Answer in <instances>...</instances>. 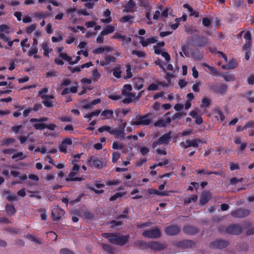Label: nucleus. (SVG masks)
I'll list each match as a JSON object with an SVG mask.
<instances>
[{"label":"nucleus","mask_w":254,"mask_h":254,"mask_svg":"<svg viewBox=\"0 0 254 254\" xmlns=\"http://www.w3.org/2000/svg\"><path fill=\"white\" fill-rule=\"evenodd\" d=\"M228 245V242L225 240H219L212 242L210 246L212 248L222 249Z\"/></svg>","instance_id":"obj_9"},{"label":"nucleus","mask_w":254,"mask_h":254,"mask_svg":"<svg viewBox=\"0 0 254 254\" xmlns=\"http://www.w3.org/2000/svg\"><path fill=\"white\" fill-rule=\"evenodd\" d=\"M180 231V228L176 225L170 226L166 228L165 230L166 233L170 236L176 235L179 234Z\"/></svg>","instance_id":"obj_13"},{"label":"nucleus","mask_w":254,"mask_h":254,"mask_svg":"<svg viewBox=\"0 0 254 254\" xmlns=\"http://www.w3.org/2000/svg\"><path fill=\"white\" fill-rule=\"evenodd\" d=\"M195 246V243L190 240H184L178 243V246L183 249L193 248Z\"/></svg>","instance_id":"obj_12"},{"label":"nucleus","mask_w":254,"mask_h":254,"mask_svg":"<svg viewBox=\"0 0 254 254\" xmlns=\"http://www.w3.org/2000/svg\"><path fill=\"white\" fill-rule=\"evenodd\" d=\"M201 83L200 82L196 83V84H194L192 86V90L194 91V92H199V86L200 85Z\"/></svg>","instance_id":"obj_63"},{"label":"nucleus","mask_w":254,"mask_h":254,"mask_svg":"<svg viewBox=\"0 0 254 254\" xmlns=\"http://www.w3.org/2000/svg\"><path fill=\"white\" fill-rule=\"evenodd\" d=\"M133 18V16L131 15H127L123 16L121 18L120 21L122 22H127L130 19H132Z\"/></svg>","instance_id":"obj_51"},{"label":"nucleus","mask_w":254,"mask_h":254,"mask_svg":"<svg viewBox=\"0 0 254 254\" xmlns=\"http://www.w3.org/2000/svg\"><path fill=\"white\" fill-rule=\"evenodd\" d=\"M113 115V111L112 110H104L101 113V115L106 117L107 118H110Z\"/></svg>","instance_id":"obj_39"},{"label":"nucleus","mask_w":254,"mask_h":254,"mask_svg":"<svg viewBox=\"0 0 254 254\" xmlns=\"http://www.w3.org/2000/svg\"><path fill=\"white\" fill-rule=\"evenodd\" d=\"M60 57L64 59V60L67 61L70 64V63H71L72 59L71 57L68 56L65 53H61L60 54Z\"/></svg>","instance_id":"obj_43"},{"label":"nucleus","mask_w":254,"mask_h":254,"mask_svg":"<svg viewBox=\"0 0 254 254\" xmlns=\"http://www.w3.org/2000/svg\"><path fill=\"white\" fill-rule=\"evenodd\" d=\"M87 164L91 167H94L98 169L102 168L103 166V163L100 160L93 156L90 157V158L87 161Z\"/></svg>","instance_id":"obj_7"},{"label":"nucleus","mask_w":254,"mask_h":254,"mask_svg":"<svg viewBox=\"0 0 254 254\" xmlns=\"http://www.w3.org/2000/svg\"><path fill=\"white\" fill-rule=\"evenodd\" d=\"M158 86L157 85L154 83H152L148 86L147 90L149 91L157 90H158Z\"/></svg>","instance_id":"obj_61"},{"label":"nucleus","mask_w":254,"mask_h":254,"mask_svg":"<svg viewBox=\"0 0 254 254\" xmlns=\"http://www.w3.org/2000/svg\"><path fill=\"white\" fill-rule=\"evenodd\" d=\"M7 198L9 201H13L17 200V196L15 194H9L7 196Z\"/></svg>","instance_id":"obj_62"},{"label":"nucleus","mask_w":254,"mask_h":254,"mask_svg":"<svg viewBox=\"0 0 254 254\" xmlns=\"http://www.w3.org/2000/svg\"><path fill=\"white\" fill-rule=\"evenodd\" d=\"M242 227L236 224H233L227 227L226 231L228 233L238 235L242 232Z\"/></svg>","instance_id":"obj_10"},{"label":"nucleus","mask_w":254,"mask_h":254,"mask_svg":"<svg viewBox=\"0 0 254 254\" xmlns=\"http://www.w3.org/2000/svg\"><path fill=\"white\" fill-rule=\"evenodd\" d=\"M113 38L118 39L124 42V43L127 44L131 40L130 37H127L125 36H122L118 33H116L113 36Z\"/></svg>","instance_id":"obj_22"},{"label":"nucleus","mask_w":254,"mask_h":254,"mask_svg":"<svg viewBox=\"0 0 254 254\" xmlns=\"http://www.w3.org/2000/svg\"><path fill=\"white\" fill-rule=\"evenodd\" d=\"M127 70H126V73H127V76L125 77V78H128L132 76L131 72V67L129 65H126Z\"/></svg>","instance_id":"obj_49"},{"label":"nucleus","mask_w":254,"mask_h":254,"mask_svg":"<svg viewBox=\"0 0 254 254\" xmlns=\"http://www.w3.org/2000/svg\"><path fill=\"white\" fill-rule=\"evenodd\" d=\"M192 57L197 61H200L202 59V56L197 51L192 52Z\"/></svg>","instance_id":"obj_37"},{"label":"nucleus","mask_w":254,"mask_h":254,"mask_svg":"<svg viewBox=\"0 0 254 254\" xmlns=\"http://www.w3.org/2000/svg\"><path fill=\"white\" fill-rule=\"evenodd\" d=\"M120 156H121V155L119 153L114 152L113 154V155H112V161L114 163L117 162L118 160L120 158Z\"/></svg>","instance_id":"obj_50"},{"label":"nucleus","mask_w":254,"mask_h":254,"mask_svg":"<svg viewBox=\"0 0 254 254\" xmlns=\"http://www.w3.org/2000/svg\"><path fill=\"white\" fill-rule=\"evenodd\" d=\"M60 254H74L73 252L67 248H63L60 251Z\"/></svg>","instance_id":"obj_46"},{"label":"nucleus","mask_w":254,"mask_h":254,"mask_svg":"<svg viewBox=\"0 0 254 254\" xmlns=\"http://www.w3.org/2000/svg\"><path fill=\"white\" fill-rule=\"evenodd\" d=\"M215 112L217 115V117H219L221 121H223L225 119V116L220 110L219 109H216L215 110Z\"/></svg>","instance_id":"obj_41"},{"label":"nucleus","mask_w":254,"mask_h":254,"mask_svg":"<svg viewBox=\"0 0 254 254\" xmlns=\"http://www.w3.org/2000/svg\"><path fill=\"white\" fill-rule=\"evenodd\" d=\"M243 181L242 178L237 179V178H233L230 180V184L235 185L238 182H241Z\"/></svg>","instance_id":"obj_59"},{"label":"nucleus","mask_w":254,"mask_h":254,"mask_svg":"<svg viewBox=\"0 0 254 254\" xmlns=\"http://www.w3.org/2000/svg\"><path fill=\"white\" fill-rule=\"evenodd\" d=\"M199 143H202L200 139L195 138L193 140H186L185 142L180 143V146L186 149L190 147H197Z\"/></svg>","instance_id":"obj_5"},{"label":"nucleus","mask_w":254,"mask_h":254,"mask_svg":"<svg viewBox=\"0 0 254 254\" xmlns=\"http://www.w3.org/2000/svg\"><path fill=\"white\" fill-rule=\"evenodd\" d=\"M182 50L184 54V55L187 57H189L190 56V52H189V45L188 44H186L183 45L182 47Z\"/></svg>","instance_id":"obj_34"},{"label":"nucleus","mask_w":254,"mask_h":254,"mask_svg":"<svg viewBox=\"0 0 254 254\" xmlns=\"http://www.w3.org/2000/svg\"><path fill=\"white\" fill-rule=\"evenodd\" d=\"M150 114H147L144 116L137 117L135 121L133 123V125L137 126L149 125L151 122V120L148 118Z\"/></svg>","instance_id":"obj_3"},{"label":"nucleus","mask_w":254,"mask_h":254,"mask_svg":"<svg viewBox=\"0 0 254 254\" xmlns=\"http://www.w3.org/2000/svg\"><path fill=\"white\" fill-rule=\"evenodd\" d=\"M114 30V27L110 25H109L107 26L105 29L101 32V35H102V36H104L113 33Z\"/></svg>","instance_id":"obj_25"},{"label":"nucleus","mask_w":254,"mask_h":254,"mask_svg":"<svg viewBox=\"0 0 254 254\" xmlns=\"http://www.w3.org/2000/svg\"><path fill=\"white\" fill-rule=\"evenodd\" d=\"M48 89L47 88H42L38 93V95L42 99H45L46 96H48L47 93L48 92Z\"/></svg>","instance_id":"obj_28"},{"label":"nucleus","mask_w":254,"mask_h":254,"mask_svg":"<svg viewBox=\"0 0 254 254\" xmlns=\"http://www.w3.org/2000/svg\"><path fill=\"white\" fill-rule=\"evenodd\" d=\"M23 155V153L21 152H20L17 154L13 155L12 156V158L13 159H15L19 158L18 159H17V160H20V159L23 158V157H22Z\"/></svg>","instance_id":"obj_58"},{"label":"nucleus","mask_w":254,"mask_h":254,"mask_svg":"<svg viewBox=\"0 0 254 254\" xmlns=\"http://www.w3.org/2000/svg\"><path fill=\"white\" fill-rule=\"evenodd\" d=\"M112 147L114 149H121L124 147V145L122 144H119L117 142H114Z\"/></svg>","instance_id":"obj_54"},{"label":"nucleus","mask_w":254,"mask_h":254,"mask_svg":"<svg viewBox=\"0 0 254 254\" xmlns=\"http://www.w3.org/2000/svg\"><path fill=\"white\" fill-rule=\"evenodd\" d=\"M171 139V132L167 133L162 136H161L158 139V142L160 144H167L169 142Z\"/></svg>","instance_id":"obj_17"},{"label":"nucleus","mask_w":254,"mask_h":254,"mask_svg":"<svg viewBox=\"0 0 254 254\" xmlns=\"http://www.w3.org/2000/svg\"><path fill=\"white\" fill-rule=\"evenodd\" d=\"M92 75L95 79H98L100 77V74L99 73L97 69H95L93 71Z\"/></svg>","instance_id":"obj_64"},{"label":"nucleus","mask_w":254,"mask_h":254,"mask_svg":"<svg viewBox=\"0 0 254 254\" xmlns=\"http://www.w3.org/2000/svg\"><path fill=\"white\" fill-rule=\"evenodd\" d=\"M15 142V139L12 138H7L1 141V146H8Z\"/></svg>","instance_id":"obj_29"},{"label":"nucleus","mask_w":254,"mask_h":254,"mask_svg":"<svg viewBox=\"0 0 254 254\" xmlns=\"http://www.w3.org/2000/svg\"><path fill=\"white\" fill-rule=\"evenodd\" d=\"M148 192L149 194H155L158 195L165 196L167 195V193L166 192L159 191L153 189L148 190Z\"/></svg>","instance_id":"obj_32"},{"label":"nucleus","mask_w":254,"mask_h":254,"mask_svg":"<svg viewBox=\"0 0 254 254\" xmlns=\"http://www.w3.org/2000/svg\"><path fill=\"white\" fill-rule=\"evenodd\" d=\"M135 2L132 0H129L128 3L127 5V8L128 9L127 10H125L124 11L128 12L131 11V9L135 6Z\"/></svg>","instance_id":"obj_44"},{"label":"nucleus","mask_w":254,"mask_h":254,"mask_svg":"<svg viewBox=\"0 0 254 254\" xmlns=\"http://www.w3.org/2000/svg\"><path fill=\"white\" fill-rule=\"evenodd\" d=\"M102 248L103 249V250L107 252V253H110V254H112L113 253V249L111 246H110L109 245H107V244H102Z\"/></svg>","instance_id":"obj_36"},{"label":"nucleus","mask_w":254,"mask_h":254,"mask_svg":"<svg viewBox=\"0 0 254 254\" xmlns=\"http://www.w3.org/2000/svg\"><path fill=\"white\" fill-rule=\"evenodd\" d=\"M125 194V192H117L110 198L111 201H114L117 199L118 197H122Z\"/></svg>","instance_id":"obj_45"},{"label":"nucleus","mask_w":254,"mask_h":254,"mask_svg":"<svg viewBox=\"0 0 254 254\" xmlns=\"http://www.w3.org/2000/svg\"><path fill=\"white\" fill-rule=\"evenodd\" d=\"M72 143V141L70 138L64 139L61 144L59 146L60 151L65 153H66L68 146L71 145Z\"/></svg>","instance_id":"obj_14"},{"label":"nucleus","mask_w":254,"mask_h":254,"mask_svg":"<svg viewBox=\"0 0 254 254\" xmlns=\"http://www.w3.org/2000/svg\"><path fill=\"white\" fill-rule=\"evenodd\" d=\"M211 101L207 98H204L202 100V104L200 105L201 108L205 111L206 108L208 107L210 105Z\"/></svg>","instance_id":"obj_24"},{"label":"nucleus","mask_w":254,"mask_h":254,"mask_svg":"<svg viewBox=\"0 0 254 254\" xmlns=\"http://www.w3.org/2000/svg\"><path fill=\"white\" fill-rule=\"evenodd\" d=\"M207 67H208V69L211 72V73L214 75V76H218L219 75L218 71L217 70V69L214 68L213 66H211L209 65H207Z\"/></svg>","instance_id":"obj_47"},{"label":"nucleus","mask_w":254,"mask_h":254,"mask_svg":"<svg viewBox=\"0 0 254 254\" xmlns=\"http://www.w3.org/2000/svg\"><path fill=\"white\" fill-rule=\"evenodd\" d=\"M36 26L37 25L35 23L31 25L27 28L26 32L29 34L31 33L34 30H35Z\"/></svg>","instance_id":"obj_53"},{"label":"nucleus","mask_w":254,"mask_h":254,"mask_svg":"<svg viewBox=\"0 0 254 254\" xmlns=\"http://www.w3.org/2000/svg\"><path fill=\"white\" fill-rule=\"evenodd\" d=\"M166 247L164 244L158 242L152 241L148 243V248L154 251H160L165 249Z\"/></svg>","instance_id":"obj_11"},{"label":"nucleus","mask_w":254,"mask_h":254,"mask_svg":"<svg viewBox=\"0 0 254 254\" xmlns=\"http://www.w3.org/2000/svg\"><path fill=\"white\" fill-rule=\"evenodd\" d=\"M202 24L204 26L208 27L211 24L210 20L207 17H204L202 19Z\"/></svg>","instance_id":"obj_57"},{"label":"nucleus","mask_w":254,"mask_h":254,"mask_svg":"<svg viewBox=\"0 0 254 254\" xmlns=\"http://www.w3.org/2000/svg\"><path fill=\"white\" fill-rule=\"evenodd\" d=\"M183 231L189 235H194L198 232V230L194 227L187 226L184 227Z\"/></svg>","instance_id":"obj_18"},{"label":"nucleus","mask_w":254,"mask_h":254,"mask_svg":"<svg viewBox=\"0 0 254 254\" xmlns=\"http://www.w3.org/2000/svg\"><path fill=\"white\" fill-rule=\"evenodd\" d=\"M136 81L134 84V88L137 90L141 89L143 86L142 80L140 78L136 79Z\"/></svg>","instance_id":"obj_33"},{"label":"nucleus","mask_w":254,"mask_h":254,"mask_svg":"<svg viewBox=\"0 0 254 254\" xmlns=\"http://www.w3.org/2000/svg\"><path fill=\"white\" fill-rule=\"evenodd\" d=\"M113 130H114V128H112L111 127H110L109 126H103L101 127H99L98 128V131L100 132H103L105 131H107L111 134H112V133H114Z\"/></svg>","instance_id":"obj_27"},{"label":"nucleus","mask_w":254,"mask_h":254,"mask_svg":"<svg viewBox=\"0 0 254 254\" xmlns=\"http://www.w3.org/2000/svg\"><path fill=\"white\" fill-rule=\"evenodd\" d=\"M103 236L108 239L111 243L121 246L125 245L129 239L128 235L120 236L114 233H104Z\"/></svg>","instance_id":"obj_1"},{"label":"nucleus","mask_w":254,"mask_h":254,"mask_svg":"<svg viewBox=\"0 0 254 254\" xmlns=\"http://www.w3.org/2000/svg\"><path fill=\"white\" fill-rule=\"evenodd\" d=\"M42 47L44 51V54L46 57H49V47L47 43H43Z\"/></svg>","instance_id":"obj_42"},{"label":"nucleus","mask_w":254,"mask_h":254,"mask_svg":"<svg viewBox=\"0 0 254 254\" xmlns=\"http://www.w3.org/2000/svg\"><path fill=\"white\" fill-rule=\"evenodd\" d=\"M250 214L249 209L240 208L231 212V215L236 218H243L248 216Z\"/></svg>","instance_id":"obj_4"},{"label":"nucleus","mask_w":254,"mask_h":254,"mask_svg":"<svg viewBox=\"0 0 254 254\" xmlns=\"http://www.w3.org/2000/svg\"><path fill=\"white\" fill-rule=\"evenodd\" d=\"M209 89L212 91L221 94H225L227 90V85L223 84H210Z\"/></svg>","instance_id":"obj_2"},{"label":"nucleus","mask_w":254,"mask_h":254,"mask_svg":"<svg viewBox=\"0 0 254 254\" xmlns=\"http://www.w3.org/2000/svg\"><path fill=\"white\" fill-rule=\"evenodd\" d=\"M197 199V195H191L189 197L185 199L184 203L186 205H188L191 202H195Z\"/></svg>","instance_id":"obj_31"},{"label":"nucleus","mask_w":254,"mask_h":254,"mask_svg":"<svg viewBox=\"0 0 254 254\" xmlns=\"http://www.w3.org/2000/svg\"><path fill=\"white\" fill-rule=\"evenodd\" d=\"M212 198L211 193L208 191L203 192L200 197V203L201 204H205Z\"/></svg>","instance_id":"obj_19"},{"label":"nucleus","mask_w":254,"mask_h":254,"mask_svg":"<svg viewBox=\"0 0 254 254\" xmlns=\"http://www.w3.org/2000/svg\"><path fill=\"white\" fill-rule=\"evenodd\" d=\"M9 28L6 25H1L0 26V30L1 32H4L6 33H9Z\"/></svg>","instance_id":"obj_60"},{"label":"nucleus","mask_w":254,"mask_h":254,"mask_svg":"<svg viewBox=\"0 0 254 254\" xmlns=\"http://www.w3.org/2000/svg\"><path fill=\"white\" fill-rule=\"evenodd\" d=\"M6 209L9 215L11 216L15 213V209L12 204H8L6 205Z\"/></svg>","instance_id":"obj_30"},{"label":"nucleus","mask_w":254,"mask_h":254,"mask_svg":"<svg viewBox=\"0 0 254 254\" xmlns=\"http://www.w3.org/2000/svg\"><path fill=\"white\" fill-rule=\"evenodd\" d=\"M34 127L36 129H43L45 128H46V125L44 124H35L34 125Z\"/></svg>","instance_id":"obj_55"},{"label":"nucleus","mask_w":254,"mask_h":254,"mask_svg":"<svg viewBox=\"0 0 254 254\" xmlns=\"http://www.w3.org/2000/svg\"><path fill=\"white\" fill-rule=\"evenodd\" d=\"M55 96L53 95L46 96L45 99H42V103L47 107L50 108L54 106V102L51 100L54 99Z\"/></svg>","instance_id":"obj_15"},{"label":"nucleus","mask_w":254,"mask_h":254,"mask_svg":"<svg viewBox=\"0 0 254 254\" xmlns=\"http://www.w3.org/2000/svg\"><path fill=\"white\" fill-rule=\"evenodd\" d=\"M208 42L207 38L203 36L199 37L198 44L199 46H203L206 45Z\"/></svg>","instance_id":"obj_35"},{"label":"nucleus","mask_w":254,"mask_h":254,"mask_svg":"<svg viewBox=\"0 0 254 254\" xmlns=\"http://www.w3.org/2000/svg\"><path fill=\"white\" fill-rule=\"evenodd\" d=\"M133 246L140 249H145L148 248V243L143 241L138 240L134 243Z\"/></svg>","instance_id":"obj_21"},{"label":"nucleus","mask_w":254,"mask_h":254,"mask_svg":"<svg viewBox=\"0 0 254 254\" xmlns=\"http://www.w3.org/2000/svg\"><path fill=\"white\" fill-rule=\"evenodd\" d=\"M113 132L114 133H112V135H115L117 138L120 139L121 140L125 138V132H124V128L114 129Z\"/></svg>","instance_id":"obj_16"},{"label":"nucleus","mask_w":254,"mask_h":254,"mask_svg":"<svg viewBox=\"0 0 254 254\" xmlns=\"http://www.w3.org/2000/svg\"><path fill=\"white\" fill-rule=\"evenodd\" d=\"M154 126L155 127H165L164 119L159 120L158 121H157V122H156L154 123Z\"/></svg>","instance_id":"obj_40"},{"label":"nucleus","mask_w":254,"mask_h":254,"mask_svg":"<svg viewBox=\"0 0 254 254\" xmlns=\"http://www.w3.org/2000/svg\"><path fill=\"white\" fill-rule=\"evenodd\" d=\"M116 62V59L112 56L107 55L105 58V60L101 61L100 64L101 65H108L112 63H115Z\"/></svg>","instance_id":"obj_20"},{"label":"nucleus","mask_w":254,"mask_h":254,"mask_svg":"<svg viewBox=\"0 0 254 254\" xmlns=\"http://www.w3.org/2000/svg\"><path fill=\"white\" fill-rule=\"evenodd\" d=\"M26 238L31 241L34 242L37 244H40L41 243V240L35 237L34 236L31 235H27L26 236Z\"/></svg>","instance_id":"obj_38"},{"label":"nucleus","mask_w":254,"mask_h":254,"mask_svg":"<svg viewBox=\"0 0 254 254\" xmlns=\"http://www.w3.org/2000/svg\"><path fill=\"white\" fill-rule=\"evenodd\" d=\"M38 52V49L37 48V47H32L29 52H28V55L29 56H31L32 55H33V54H36Z\"/></svg>","instance_id":"obj_52"},{"label":"nucleus","mask_w":254,"mask_h":254,"mask_svg":"<svg viewBox=\"0 0 254 254\" xmlns=\"http://www.w3.org/2000/svg\"><path fill=\"white\" fill-rule=\"evenodd\" d=\"M77 91V88L76 86L70 88H65L62 92V95H64L69 93H76Z\"/></svg>","instance_id":"obj_23"},{"label":"nucleus","mask_w":254,"mask_h":254,"mask_svg":"<svg viewBox=\"0 0 254 254\" xmlns=\"http://www.w3.org/2000/svg\"><path fill=\"white\" fill-rule=\"evenodd\" d=\"M132 54L133 55H135L138 57H144L145 54L144 52L142 51H138L136 50H133L132 51Z\"/></svg>","instance_id":"obj_48"},{"label":"nucleus","mask_w":254,"mask_h":254,"mask_svg":"<svg viewBox=\"0 0 254 254\" xmlns=\"http://www.w3.org/2000/svg\"><path fill=\"white\" fill-rule=\"evenodd\" d=\"M64 213V211L58 206H55L52 211V216L55 220H60Z\"/></svg>","instance_id":"obj_8"},{"label":"nucleus","mask_w":254,"mask_h":254,"mask_svg":"<svg viewBox=\"0 0 254 254\" xmlns=\"http://www.w3.org/2000/svg\"><path fill=\"white\" fill-rule=\"evenodd\" d=\"M221 76L227 82L234 81L236 79L234 75L231 73H224Z\"/></svg>","instance_id":"obj_26"},{"label":"nucleus","mask_w":254,"mask_h":254,"mask_svg":"<svg viewBox=\"0 0 254 254\" xmlns=\"http://www.w3.org/2000/svg\"><path fill=\"white\" fill-rule=\"evenodd\" d=\"M142 235L145 237L151 239H155L160 237V232L158 229L155 228L154 229L148 230L144 231Z\"/></svg>","instance_id":"obj_6"},{"label":"nucleus","mask_w":254,"mask_h":254,"mask_svg":"<svg viewBox=\"0 0 254 254\" xmlns=\"http://www.w3.org/2000/svg\"><path fill=\"white\" fill-rule=\"evenodd\" d=\"M113 74L116 77L120 78L121 77V71L120 68H115L113 71Z\"/></svg>","instance_id":"obj_56"}]
</instances>
